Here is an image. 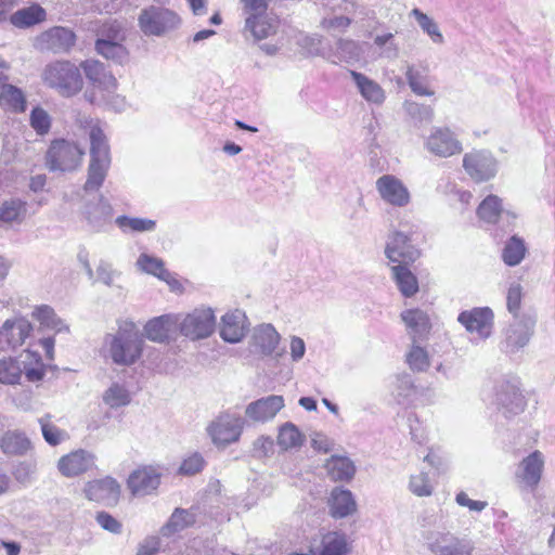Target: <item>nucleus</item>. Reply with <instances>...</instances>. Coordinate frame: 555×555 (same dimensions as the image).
Listing matches in <instances>:
<instances>
[{
  "mask_svg": "<svg viewBox=\"0 0 555 555\" xmlns=\"http://www.w3.org/2000/svg\"><path fill=\"white\" fill-rule=\"evenodd\" d=\"M121 272L116 270L112 263L105 260H100L96 267V281L103 283L108 287L115 286V282L119 279Z\"/></svg>",
  "mask_w": 555,
  "mask_h": 555,
  "instance_id": "59",
  "label": "nucleus"
},
{
  "mask_svg": "<svg viewBox=\"0 0 555 555\" xmlns=\"http://www.w3.org/2000/svg\"><path fill=\"white\" fill-rule=\"evenodd\" d=\"M385 256L392 263H414L416 249L413 244V234L395 232L387 241Z\"/></svg>",
  "mask_w": 555,
  "mask_h": 555,
  "instance_id": "19",
  "label": "nucleus"
},
{
  "mask_svg": "<svg viewBox=\"0 0 555 555\" xmlns=\"http://www.w3.org/2000/svg\"><path fill=\"white\" fill-rule=\"evenodd\" d=\"M42 80L49 88L62 96H73L83 86L79 68L69 61H56L48 64L42 73Z\"/></svg>",
  "mask_w": 555,
  "mask_h": 555,
  "instance_id": "3",
  "label": "nucleus"
},
{
  "mask_svg": "<svg viewBox=\"0 0 555 555\" xmlns=\"http://www.w3.org/2000/svg\"><path fill=\"white\" fill-rule=\"evenodd\" d=\"M114 215V209L111 203L104 197L100 196L98 203L86 206L85 216L90 228L95 232L105 231L106 227L111 224Z\"/></svg>",
  "mask_w": 555,
  "mask_h": 555,
  "instance_id": "28",
  "label": "nucleus"
},
{
  "mask_svg": "<svg viewBox=\"0 0 555 555\" xmlns=\"http://www.w3.org/2000/svg\"><path fill=\"white\" fill-rule=\"evenodd\" d=\"M95 457L85 450H77L62 456L59 460L57 468L65 477L79 476L95 466Z\"/></svg>",
  "mask_w": 555,
  "mask_h": 555,
  "instance_id": "24",
  "label": "nucleus"
},
{
  "mask_svg": "<svg viewBox=\"0 0 555 555\" xmlns=\"http://www.w3.org/2000/svg\"><path fill=\"white\" fill-rule=\"evenodd\" d=\"M418 372H425L433 366L437 372H441L443 365L441 358L437 354H430L426 347L418 346Z\"/></svg>",
  "mask_w": 555,
  "mask_h": 555,
  "instance_id": "60",
  "label": "nucleus"
},
{
  "mask_svg": "<svg viewBox=\"0 0 555 555\" xmlns=\"http://www.w3.org/2000/svg\"><path fill=\"white\" fill-rule=\"evenodd\" d=\"M33 318L40 323L42 327L55 331L56 333L68 332V325L59 318L52 307L41 305L35 307L31 312Z\"/></svg>",
  "mask_w": 555,
  "mask_h": 555,
  "instance_id": "42",
  "label": "nucleus"
},
{
  "mask_svg": "<svg viewBox=\"0 0 555 555\" xmlns=\"http://www.w3.org/2000/svg\"><path fill=\"white\" fill-rule=\"evenodd\" d=\"M455 501L459 505L468 507L474 512H481L488 505L486 501H475L469 499L468 495L463 491L456 494Z\"/></svg>",
  "mask_w": 555,
  "mask_h": 555,
  "instance_id": "64",
  "label": "nucleus"
},
{
  "mask_svg": "<svg viewBox=\"0 0 555 555\" xmlns=\"http://www.w3.org/2000/svg\"><path fill=\"white\" fill-rule=\"evenodd\" d=\"M253 339L263 354H271L280 341V335L271 324H261L255 330Z\"/></svg>",
  "mask_w": 555,
  "mask_h": 555,
  "instance_id": "39",
  "label": "nucleus"
},
{
  "mask_svg": "<svg viewBox=\"0 0 555 555\" xmlns=\"http://www.w3.org/2000/svg\"><path fill=\"white\" fill-rule=\"evenodd\" d=\"M400 319L405 325L408 334L412 340L405 362L413 369L414 356L416 354V309H405L400 313Z\"/></svg>",
  "mask_w": 555,
  "mask_h": 555,
  "instance_id": "49",
  "label": "nucleus"
},
{
  "mask_svg": "<svg viewBox=\"0 0 555 555\" xmlns=\"http://www.w3.org/2000/svg\"><path fill=\"white\" fill-rule=\"evenodd\" d=\"M528 247L522 237L511 236L504 244L501 253L502 261L508 267L518 266L526 257Z\"/></svg>",
  "mask_w": 555,
  "mask_h": 555,
  "instance_id": "38",
  "label": "nucleus"
},
{
  "mask_svg": "<svg viewBox=\"0 0 555 555\" xmlns=\"http://www.w3.org/2000/svg\"><path fill=\"white\" fill-rule=\"evenodd\" d=\"M83 494L89 501L112 507L120 500L121 487L115 478L105 476L86 482Z\"/></svg>",
  "mask_w": 555,
  "mask_h": 555,
  "instance_id": "11",
  "label": "nucleus"
},
{
  "mask_svg": "<svg viewBox=\"0 0 555 555\" xmlns=\"http://www.w3.org/2000/svg\"><path fill=\"white\" fill-rule=\"evenodd\" d=\"M305 436L299 431L298 427L291 422L283 424L278 434V444L283 450L298 448L302 446Z\"/></svg>",
  "mask_w": 555,
  "mask_h": 555,
  "instance_id": "46",
  "label": "nucleus"
},
{
  "mask_svg": "<svg viewBox=\"0 0 555 555\" xmlns=\"http://www.w3.org/2000/svg\"><path fill=\"white\" fill-rule=\"evenodd\" d=\"M350 552L347 535L341 532H328L322 539L320 555H347Z\"/></svg>",
  "mask_w": 555,
  "mask_h": 555,
  "instance_id": "45",
  "label": "nucleus"
},
{
  "mask_svg": "<svg viewBox=\"0 0 555 555\" xmlns=\"http://www.w3.org/2000/svg\"><path fill=\"white\" fill-rule=\"evenodd\" d=\"M33 332V324L23 315L5 320L0 326V350H14L22 346Z\"/></svg>",
  "mask_w": 555,
  "mask_h": 555,
  "instance_id": "13",
  "label": "nucleus"
},
{
  "mask_svg": "<svg viewBox=\"0 0 555 555\" xmlns=\"http://www.w3.org/2000/svg\"><path fill=\"white\" fill-rule=\"evenodd\" d=\"M204 464L205 461L203 456L199 453H193L182 462L179 472L182 475H194L203 469Z\"/></svg>",
  "mask_w": 555,
  "mask_h": 555,
  "instance_id": "63",
  "label": "nucleus"
},
{
  "mask_svg": "<svg viewBox=\"0 0 555 555\" xmlns=\"http://www.w3.org/2000/svg\"><path fill=\"white\" fill-rule=\"evenodd\" d=\"M104 343L112 361L124 366L132 365L140 359L144 345L135 323L129 320L118 322L117 332L107 334Z\"/></svg>",
  "mask_w": 555,
  "mask_h": 555,
  "instance_id": "1",
  "label": "nucleus"
},
{
  "mask_svg": "<svg viewBox=\"0 0 555 555\" xmlns=\"http://www.w3.org/2000/svg\"><path fill=\"white\" fill-rule=\"evenodd\" d=\"M83 154L77 143L57 139L51 142L47 151L46 164L51 171H72L81 164Z\"/></svg>",
  "mask_w": 555,
  "mask_h": 555,
  "instance_id": "7",
  "label": "nucleus"
},
{
  "mask_svg": "<svg viewBox=\"0 0 555 555\" xmlns=\"http://www.w3.org/2000/svg\"><path fill=\"white\" fill-rule=\"evenodd\" d=\"M537 318L532 313H524L513 318L503 330L501 350L506 354H515L524 349L532 338L535 330Z\"/></svg>",
  "mask_w": 555,
  "mask_h": 555,
  "instance_id": "5",
  "label": "nucleus"
},
{
  "mask_svg": "<svg viewBox=\"0 0 555 555\" xmlns=\"http://www.w3.org/2000/svg\"><path fill=\"white\" fill-rule=\"evenodd\" d=\"M492 403L506 418L514 417L525 411L527 401L520 389L518 379H502L494 386Z\"/></svg>",
  "mask_w": 555,
  "mask_h": 555,
  "instance_id": "6",
  "label": "nucleus"
},
{
  "mask_svg": "<svg viewBox=\"0 0 555 555\" xmlns=\"http://www.w3.org/2000/svg\"><path fill=\"white\" fill-rule=\"evenodd\" d=\"M352 80L354 81L360 94L370 103L382 104L385 101L384 89L373 79L362 73L350 70Z\"/></svg>",
  "mask_w": 555,
  "mask_h": 555,
  "instance_id": "33",
  "label": "nucleus"
},
{
  "mask_svg": "<svg viewBox=\"0 0 555 555\" xmlns=\"http://www.w3.org/2000/svg\"><path fill=\"white\" fill-rule=\"evenodd\" d=\"M23 374V367L20 361L8 357L0 359V383L5 385H15L20 383Z\"/></svg>",
  "mask_w": 555,
  "mask_h": 555,
  "instance_id": "50",
  "label": "nucleus"
},
{
  "mask_svg": "<svg viewBox=\"0 0 555 555\" xmlns=\"http://www.w3.org/2000/svg\"><path fill=\"white\" fill-rule=\"evenodd\" d=\"M426 149L440 157H450L460 154L463 150L462 143L455 133L447 127H436L425 142Z\"/></svg>",
  "mask_w": 555,
  "mask_h": 555,
  "instance_id": "18",
  "label": "nucleus"
},
{
  "mask_svg": "<svg viewBox=\"0 0 555 555\" xmlns=\"http://www.w3.org/2000/svg\"><path fill=\"white\" fill-rule=\"evenodd\" d=\"M137 267L141 271L166 282L172 291L181 288L180 282L176 279L173 273L165 268V263L160 258L143 253L137 259Z\"/></svg>",
  "mask_w": 555,
  "mask_h": 555,
  "instance_id": "27",
  "label": "nucleus"
},
{
  "mask_svg": "<svg viewBox=\"0 0 555 555\" xmlns=\"http://www.w3.org/2000/svg\"><path fill=\"white\" fill-rule=\"evenodd\" d=\"M216 327V317L210 308H197L186 314H180L178 331L191 340L209 337Z\"/></svg>",
  "mask_w": 555,
  "mask_h": 555,
  "instance_id": "9",
  "label": "nucleus"
},
{
  "mask_svg": "<svg viewBox=\"0 0 555 555\" xmlns=\"http://www.w3.org/2000/svg\"><path fill=\"white\" fill-rule=\"evenodd\" d=\"M429 548L435 555H470L473 551L469 542L449 533L439 534L429 542Z\"/></svg>",
  "mask_w": 555,
  "mask_h": 555,
  "instance_id": "29",
  "label": "nucleus"
},
{
  "mask_svg": "<svg viewBox=\"0 0 555 555\" xmlns=\"http://www.w3.org/2000/svg\"><path fill=\"white\" fill-rule=\"evenodd\" d=\"M409 367L411 366L409 365ZM415 367L416 354L414 356L413 369H410L411 372L403 371L397 373L393 376L391 396L397 404L403 406L404 409L412 408L416 399V386L414 376Z\"/></svg>",
  "mask_w": 555,
  "mask_h": 555,
  "instance_id": "20",
  "label": "nucleus"
},
{
  "mask_svg": "<svg viewBox=\"0 0 555 555\" xmlns=\"http://www.w3.org/2000/svg\"><path fill=\"white\" fill-rule=\"evenodd\" d=\"M29 125L38 135L43 137L51 129L52 118L41 106H35L29 115Z\"/></svg>",
  "mask_w": 555,
  "mask_h": 555,
  "instance_id": "53",
  "label": "nucleus"
},
{
  "mask_svg": "<svg viewBox=\"0 0 555 555\" xmlns=\"http://www.w3.org/2000/svg\"><path fill=\"white\" fill-rule=\"evenodd\" d=\"M103 401L112 409L126 406L130 403L131 397L128 389L117 383L112 384L103 395Z\"/></svg>",
  "mask_w": 555,
  "mask_h": 555,
  "instance_id": "52",
  "label": "nucleus"
},
{
  "mask_svg": "<svg viewBox=\"0 0 555 555\" xmlns=\"http://www.w3.org/2000/svg\"><path fill=\"white\" fill-rule=\"evenodd\" d=\"M544 464V455L539 450L531 452L518 463L514 478L520 490L535 491L542 479Z\"/></svg>",
  "mask_w": 555,
  "mask_h": 555,
  "instance_id": "10",
  "label": "nucleus"
},
{
  "mask_svg": "<svg viewBox=\"0 0 555 555\" xmlns=\"http://www.w3.org/2000/svg\"><path fill=\"white\" fill-rule=\"evenodd\" d=\"M325 467L328 476L335 481H349L356 473L353 462L344 456H332Z\"/></svg>",
  "mask_w": 555,
  "mask_h": 555,
  "instance_id": "41",
  "label": "nucleus"
},
{
  "mask_svg": "<svg viewBox=\"0 0 555 555\" xmlns=\"http://www.w3.org/2000/svg\"><path fill=\"white\" fill-rule=\"evenodd\" d=\"M81 67L86 74V77L92 82L94 87L102 90L113 91L116 89V78L108 72H106L103 63L96 60H86L81 63Z\"/></svg>",
  "mask_w": 555,
  "mask_h": 555,
  "instance_id": "31",
  "label": "nucleus"
},
{
  "mask_svg": "<svg viewBox=\"0 0 555 555\" xmlns=\"http://www.w3.org/2000/svg\"><path fill=\"white\" fill-rule=\"evenodd\" d=\"M463 168L474 181L483 182L496 175L498 163L487 151H472L464 155Z\"/></svg>",
  "mask_w": 555,
  "mask_h": 555,
  "instance_id": "15",
  "label": "nucleus"
},
{
  "mask_svg": "<svg viewBox=\"0 0 555 555\" xmlns=\"http://www.w3.org/2000/svg\"><path fill=\"white\" fill-rule=\"evenodd\" d=\"M374 46L378 49L380 57L392 60L399 54L398 44L395 42V35L391 33L377 34L374 37Z\"/></svg>",
  "mask_w": 555,
  "mask_h": 555,
  "instance_id": "54",
  "label": "nucleus"
},
{
  "mask_svg": "<svg viewBox=\"0 0 555 555\" xmlns=\"http://www.w3.org/2000/svg\"><path fill=\"white\" fill-rule=\"evenodd\" d=\"M418 98L424 96L426 100L424 102L418 101V121H426L430 122L434 117V104L436 102L435 98V90L424 85L418 80V87H417Z\"/></svg>",
  "mask_w": 555,
  "mask_h": 555,
  "instance_id": "48",
  "label": "nucleus"
},
{
  "mask_svg": "<svg viewBox=\"0 0 555 555\" xmlns=\"http://www.w3.org/2000/svg\"><path fill=\"white\" fill-rule=\"evenodd\" d=\"M457 321L470 334H476L479 339L491 336L494 325V313L489 307H477L462 311Z\"/></svg>",
  "mask_w": 555,
  "mask_h": 555,
  "instance_id": "14",
  "label": "nucleus"
},
{
  "mask_svg": "<svg viewBox=\"0 0 555 555\" xmlns=\"http://www.w3.org/2000/svg\"><path fill=\"white\" fill-rule=\"evenodd\" d=\"M274 451L273 439L269 436H260L253 442L251 455L256 459L270 456Z\"/></svg>",
  "mask_w": 555,
  "mask_h": 555,
  "instance_id": "61",
  "label": "nucleus"
},
{
  "mask_svg": "<svg viewBox=\"0 0 555 555\" xmlns=\"http://www.w3.org/2000/svg\"><path fill=\"white\" fill-rule=\"evenodd\" d=\"M98 525L105 531L114 534H120L122 531V524L107 512L101 511L95 515Z\"/></svg>",
  "mask_w": 555,
  "mask_h": 555,
  "instance_id": "62",
  "label": "nucleus"
},
{
  "mask_svg": "<svg viewBox=\"0 0 555 555\" xmlns=\"http://www.w3.org/2000/svg\"><path fill=\"white\" fill-rule=\"evenodd\" d=\"M122 38L118 34L115 35L114 39L100 38L95 42V50L105 59L121 63L128 55L126 48L120 42Z\"/></svg>",
  "mask_w": 555,
  "mask_h": 555,
  "instance_id": "40",
  "label": "nucleus"
},
{
  "mask_svg": "<svg viewBox=\"0 0 555 555\" xmlns=\"http://www.w3.org/2000/svg\"><path fill=\"white\" fill-rule=\"evenodd\" d=\"M284 406L283 396L270 395L248 403L245 408V416L254 423L264 424L271 422Z\"/></svg>",
  "mask_w": 555,
  "mask_h": 555,
  "instance_id": "17",
  "label": "nucleus"
},
{
  "mask_svg": "<svg viewBox=\"0 0 555 555\" xmlns=\"http://www.w3.org/2000/svg\"><path fill=\"white\" fill-rule=\"evenodd\" d=\"M46 17V10L38 3H34L14 12L10 16V22L17 28H28L43 22Z\"/></svg>",
  "mask_w": 555,
  "mask_h": 555,
  "instance_id": "37",
  "label": "nucleus"
},
{
  "mask_svg": "<svg viewBox=\"0 0 555 555\" xmlns=\"http://www.w3.org/2000/svg\"><path fill=\"white\" fill-rule=\"evenodd\" d=\"M278 24V18L268 11L246 13L245 31L255 40H262L275 34Z\"/></svg>",
  "mask_w": 555,
  "mask_h": 555,
  "instance_id": "26",
  "label": "nucleus"
},
{
  "mask_svg": "<svg viewBox=\"0 0 555 555\" xmlns=\"http://www.w3.org/2000/svg\"><path fill=\"white\" fill-rule=\"evenodd\" d=\"M524 297V287L519 282L508 284L506 291V309L513 318L521 317L525 312H520L521 301Z\"/></svg>",
  "mask_w": 555,
  "mask_h": 555,
  "instance_id": "55",
  "label": "nucleus"
},
{
  "mask_svg": "<svg viewBox=\"0 0 555 555\" xmlns=\"http://www.w3.org/2000/svg\"><path fill=\"white\" fill-rule=\"evenodd\" d=\"M28 204L26 201L10 197L0 202V224H22L26 219Z\"/></svg>",
  "mask_w": 555,
  "mask_h": 555,
  "instance_id": "32",
  "label": "nucleus"
},
{
  "mask_svg": "<svg viewBox=\"0 0 555 555\" xmlns=\"http://www.w3.org/2000/svg\"><path fill=\"white\" fill-rule=\"evenodd\" d=\"M160 485V474L152 466L139 468L130 474L128 488L133 495H147Z\"/></svg>",
  "mask_w": 555,
  "mask_h": 555,
  "instance_id": "25",
  "label": "nucleus"
},
{
  "mask_svg": "<svg viewBox=\"0 0 555 555\" xmlns=\"http://www.w3.org/2000/svg\"><path fill=\"white\" fill-rule=\"evenodd\" d=\"M195 522L194 514L188 509L176 508L168 522L162 528L164 535L179 532Z\"/></svg>",
  "mask_w": 555,
  "mask_h": 555,
  "instance_id": "47",
  "label": "nucleus"
},
{
  "mask_svg": "<svg viewBox=\"0 0 555 555\" xmlns=\"http://www.w3.org/2000/svg\"><path fill=\"white\" fill-rule=\"evenodd\" d=\"M362 56V47L359 42L351 39H339L337 41V48L334 55L330 59L333 63L346 62L348 64H354L360 61Z\"/></svg>",
  "mask_w": 555,
  "mask_h": 555,
  "instance_id": "43",
  "label": "nucleus"
},
{
  "mask_svg": "<svg viewBox=\"0 0 555 555\" xmlns=\"http://www.w3.org/2000/svg\"><path fill=\"white\" fill-rule=\"evenodd\" d=\"M89 140L90 163L83 189L86 192H94L103 185L112 160L108 141L99 121L90 124Z\"/></svg>",
  "mask_w": 555,
  "mask_h": 555,
  "instance_id": "2",
  "label": "nucleus"
},
{
  "mask_svg": "<svg viewBox=\"0 0 555 555\" xmlns=\"http://www.w3.org/2000/svg\"><path fill=\"white\" fill-rule=\"evenodd\" d=\"M115 223L124 232H152L156 228L155 220L147 218H133L128 216L117 217Z\"/></svg>",
  "mask_w": 555,
  "mask_h": 555,
  "instance_id": "51",
  "label": "nucleus"
},
{
  "mask_svg": "<svg viewBox=\"0 0 555 555\" xmlns=\"http://www.w3.org/2000/svg\"><path fill=\"white\" fill-rule=\"evenodd\" d=\"M502 201L496 195H488L477 207V216L487 224H495L504 214Z\"/></svg>",
  "mask_w": 555,
  "mask_h": 555,
  "instance_id": "44",
  "label": "nucleus"
},
{
  "mask_svg": "<svg viewBox=\"0 0 555 555\" xmlns=\"http://www.w3.org/2000/svg\"><path fill=\"white\" fill-rule=\"evenodd\" d=\"M376 191L383 202L392 207H405L411 195L403 182L393 175H383L375 182Z\"/></svg>",
  "mask_w": 555,
  "mask_h": 555,
  "instance_id": "16",
  "label": "nucleus"
},
{
  "mask_svg": "<svg viewBox=\"0 0 555 555\" xmlns=\"http://www.w3.org/2000/svg\"><path fill=\"white\" fill-rule=\"evenodd\" d=\"M418 27L427 34L430 40L436 44H442L444 42V38L442 33L440 31L439 25L428 15L418 11Z\"/></svg>",
  "mask_w": 555,
  "mask_h": 555,
  "instance_id": "58",
  "label": "nucleus"
},
{
  "mask_svg": "<svg viewBox=\"0 0 555 555\" xmlns=\"http://www.w3.org/2000/svg\"><path fill=\"white\" fill-rule=\"evenodd\" d=\"M423 464L424 467L418 478V496H428L434 491L437 477L447 469V459L439 448H431L424 456Z\"/></svg>",
  "mask_w": 555,
  "mask_h": 555,
  "instance_id": "12",
  "label": "nucleus"
},
{
  "mask_svg": "<svg viewBox=\"0 0 555 555\" xmlns=\"http://www.w3.org/2000/svg\"><path fill=\"white\" fill-rule=\"evenodd\" d=\"M248 325L243 310L229 311L221 318L220 337L230 344L240 343L245 337Z\"/></svg>",
  "mask_w": 555,
  "mask_h": 555,
  "instance_id": "23",
  "label": "nucleus"
},
{
  "mask_svg": "<svg viewBox=\"0 0 555 555\" xmlns=\"http://www.w3.org/2000/svg\"><path fill=\"white\" fill-rule=\"evenodd\" d=\"M181 18L171 9L151 4L142 9L138 16V26L147 37H165L178 29Z\"/></svg>",
  "mask_w": 555,
  "mask_h": 555,
  "instance_id": "4",
  "label": "nucleus"
},
{
  "mask_svg": "<svg viewBox=\"0 0 555 555\" xmlns=\"http://www.w3.org/2000/svg\"><path fill=\"white\" fill-rule=\"evenodd\" d=\"M0 107L8 113L22 114L27 108V100L22 89L4 85L0 91Z\"/></svg>",
  "mask_w": 555,
  "mask_h": 555,
  "instance_id": "34",
  "label": "nucleus"
},
{
  "mask_svg": "<svg viewBox=\"0 0 555 555\" xmlns=\"http://www.w3.org/2000/svg\"><path fill=\"white\" fill-rule=\"evenodd\" d=\"M330 514L334 518H345L357 511V503L351 491L335 487L328 499Z\"/></svg>",
  "mask_w": 555,
  "mask_h": 555,
  "instance_id": "30",
  "label": "nucleus"
},
{
  "mask_svg": "<svg viewBox=\"0 0 555 555\" xmlns=\"http://www.w3.org/2000/svg\"><path fill=\"white\" fill-rule=\"evenodd\" d=\"M413 263H395L391 267L392 279L405 298L416 294V276L411 270Z\"/></svg>",
  "mask_w": 555,
  "mask_h": 555,
  "instance_id": "35",
  "label": "nucleus"
},
{
  "mask_svg": "<svg viewBox=\"0 0 555 555\" xmlns=\"http://www.w3.org/2000/svg\"><path fill=\"white\" fill-rule=\"evenodd\" d=\"M180 313H168L151 319L144 325V335L154 343H168L178 331Z\"/></svg>",
  "mask_w": 555,
  "mask_h": 555,
  "instance_id": "22",
  "label": "nucleus"
},
{
  "mask_svg": "<svg viewBox=\"0 0 555 555\" xmlns=\"http://www.w3.org/2000/svg\"><path fill=\"white\" fill-rule=\"evenodd\" d=\"M75 34L65 27L55 26L43 31L36 40V46L42 51L53 53L67 52L75 43Z\"/></svg>",
  "mask_w": 555,
  "mask_h": 555,
  "instance_id": "21",
  "label": "nucleus"
},
{
  "mask_svg": "<svg viewBox=\"0 0 555 555\" xmlns=\"http://www.w3.org/2000/svg\"><path fill=\"white\" fill-rule=\"evenodd\" d=\"M245 426V420L233 413H220L207 426V434L218 448H225L240 440Z\"/></svg>",
  "mask_w": 555,
  "mask_h": 555,
  "instance_id": "8",
  "label": "nucleus"
},
{
  "mask_svg": "<svg viewBox=\"0 0 555 555\" xmlns=\"http://www.w3.org/2000/svg\"><path fill=\"white\" fill-rule=\"evenodd\" d=\"M0 448L7 455H24L31 449V442L24 433L9 430L1 437Z\"/></svg>",
  "mask_w": 555,
  "mask_h": 555,
  "instance_id": "36",
  "label": "nucleus"
},
{
  "mask_svg": "<svg viewBox=\"0 0 555 555\" xmlns=\"http://www.w3.org/2000/svg\"><path fill=\"white\" fill-rule=\"evenodd\" d=\"M39 424L41 426L42 436L50 446H57L65 439V431L50 422V415L39 418Z\"/></svg>",
  "mask_w": 555,
  "mask_h": 555,
  "instance_id": "57",
  "label": "nucleus"
},
{
  "mask_svg": "<svg viewBox=\"0 0 555 555\" xmlns=\"http://www.w3.org/2000/svg\"><path fill=\"white\" fill-rule=\"evenodd\" d=\"M350 24L349 17L337 14L326 15L320 22L321 27L332 36L346 33Z\"/></svg>",
  "mask_w": 555,
  "mask_h": 555,
  "instance_id": "56",
  "label": "nucleus"
}]
</instances>
